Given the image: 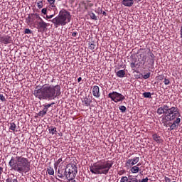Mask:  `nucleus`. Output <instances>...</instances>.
Instances as JSON below:
<instances>
[{"label": "nucleus", "mask_w": 182, "mask_h": 182, "mask_svg": "<svg viewBox=\"0 0 182 182\" xmlns=\"http://www.w3.org/2000/svg\"><path fill=\"white\" fill-rule=\"evenodd\" d=\"M60 89V85H50L45 84L41 88L35 90L33 95L39 100H55V99H59L60 95H62Z\"/></svg>", "instance_id": "1"}, {"label": "nucleus", "mask_w": 182, "mask_h": 182, "mask_svg": "<svg viewBox=\"0 0 182 182\" xmlns=\"http://www.w3.org/2000/svg\"><path fill=\"white\" fill-rule=\"evenodd\" d=\"M9 166L11 170L20 173V174L28 173L29 170H31V161L28 158L22 156H12L9 162Z\"/></svg>", "instance_id": "2"}, {"label": "nucleus", "mask_w": 182, "mask_h": 182, "mask_svg": "<svg viewBox=\"0 0 182 182\" xmlns=\"http://www.w3.org/2000/svg\"><path fill=\"white\" fill-rule=\"evenodd\" d=\"M113 161L101 159L90 166V171L92 174H105L106 176L110 171V168L113 167Z\"/></svg>", "instance_id": "3"}, {"label": "nucleus", "mask_w": 182, "mask_h": 182, "mask_svg": "<svg viewBox=\"0 0 182 182\" xmlns=\"http://www.w3.org/2000/svg\"><path fill=\"white\" fill-rule=\"evenodd\" d=\"M70 19H72L70 13L66 10H61L56 17L50 20V22L53 23L55 28H59V26L68 25L70 22Z\"/></svg>", "instance_id": "4"}, {"label": "nucleus", "mask_w": 182, "mask_h": 182, "mask_svg": "<svg viewBox=\"0 0 182 182\" xmlns=\"http://www.w3.org/2000/svg\"><path fill=\"white\" fill-rule=\"evenodd\" d=\"M147 56H150L149 59L148 60V64L151 66L154 65V58L156 56L151 52H147L146 50H143L139 55V60L142 63L143 66L146 65V62L147 61Z\"/></svg>", "instance_id": "5"}, {"label": "nucleus", "mask_w": 182, "mask_h": 182, "mask_svg": "<svg viewBox=\"0 0 182 182\" xmlns=\"http://www.w3.org/2000/svg\"><path fill=\"white\" fill-rule=\"evenodd\" d=\"M76 166H66V167H59L57 173L58 177L59 178H63V177H65L67 179L69 177V174L72 173V171L73 169H75Z\"/></svg>", "instance_id": "6"}, {"label": "nucleus", "mask_w": 182, "mask_h": 182, "mask_svg": "<svg viewBox=\"0 0 182 182\" xmlns=\"http://www.w3.org/2000/svg\"><path fill=\"white\" fill-rule=\"evenodd\" d=\"M165 114L168 116L170 122H173V120H174L176 117H177V116L178 117L181 116L180 114V111H178V108L177 107H171V108H169V107L168 106V108H166V109Z\"/></svg>", "instance_id": "7"}, {"label": "nucleus", "mask_w": 182, "mask_h": 182, "mask_svg": "<svg viewBox=\"0 0 182 182\" xmlns=\"http://www.w3.org/2000/svg\"><path fill=\"white\" fill-rule=\"evenodd\" d=\"M108 97L111 99L112 102H114V103H119V102H123V100L126 99L124 95L116 91H113L112 92L109 93Z\"/></svg>", "instance_id": "8"}, {"label": "nucleus", "mask_w": 182, "mask_h": 182, "mask_svg": "<svg viewBox=\"0 0 182 182\" xmlns=\"http://www.w3.org/2000/svg\"><path fill=\"white\" fill-rule=\"evenodd\" d=\"M120 182H149V178L146 177L141 180L137 179L136 177H132V175L127 176H122Z\"/></svg>", "instance_id": "9"}, {"label": "nucleus", "mask_w": 182, "mask_h": 182, "mask_svg": "<svg viewBox=\"0 0 182 182\" xmlns=\"http://www.w3.org/2000/svg\"><path fill=\"white\" fill-rule=\"evenodd\" d=\"M35 23L37 25V29H43V31L49 26V23L45 22L42 18L38 21H35Z\"/></svg>", "instance_id": "10"}, {"label": "nucleus", "mask_w": 182, "mask_h": 182, "mask_svg": "<svg viewBox=\"0 0 182 182\" xmlns=\"http://www.w3.org/2000/svg\"><path fill=\"white\" fill-rule=\"evenodd\" d=\"M0 42L4 45H8V43H12V37L10 36H0Z\"/></svg>", "instance_id": "11"}, {"label": "nucleus", "mask_w": 182, "mask_h": 182, "mask_svg": "<svg viewBox=\"0 0 182 182\" xmlns=\"http://www.w3.org/2000/svg\"><path fill=\"white\" fill-rule=\"evenodd\" d=\"M77 174V168L75 167V168L73 169L71 173L68 175L67 180H68L69 182H76V180H75V178L76 177Z\"/></svg>", "instance_id": "12"}, {"label": "nucleus", "mask_w": 182, "mask_h": 182, "mask_svg": "<svg viewBox=\"0 0 182 182\" xmlns=\"http://www.w3.org/2000/svg\"><path fill=\"white\" fill-rule=\"evenodd\" d=\"M92 92L94 97H97V99L100 97V89L99 88V86L95 85L92 87Z\"/></svg>", "instance_id": "13"}, {"label": "nucleus", "mask_w": 182, "mask_h": 182, "mask_svg": "<svg viewBox=\"0 0 182 182\" xmlns=\"http://www.w3.org/2000/svg\"><path fill=\"white\" fill-rule=\"evenodd\" d=\"M166 109H168V105H164L163 106L159 107L156 111L157 114L159 116H161V114H166Z\"/></svg>", "instance_id": "14"}, {"label": "nucleus", "mask_w": 182, "mask_h": 182, "mask_svg": "<svg viewBox=\"0 0 182 182\" xmlns=\"http://www.w3.org/2000/svg\"><path fill=\"white\" fill-rule=\"evenodd\" d=\"M139 166H141V163H139L136 166H132L130 168L131 173H132V174H137V173L140 171V168H139Z\"/></svg>", "instance_id": "15"}, {"label": "nucleus", "mask_w": 182, "mask_h": 182, "mask_svg": "<svg viewBox=\"0 0 182 182\" xmlns=\"http://www.w3.org/2000/svg\"><path fill=\"white\" fill-rule=\"evenodd\" d=\"M152 139L154 141H156L157 144H160V143H163V139H161V136H160L157 134H152Z\"/></svg>", "instance_id": "16"}, {"label": "nucleus", "mask_w": 182, "mask_h": 182, "mask_svg": "<svg viewBox=\"0 0 182 182\" xmlns=\"http://www.w3.org/2000/svg\"><path fill=\"white\" fill-rule=\"evenodd\" d=\"M122 5H124V6H133V4H134V1L133 0H122Z\"/></svg>", "instance_id": "17"}, {"label": "nucleus", "mask_w": 182, "mask_h": 182, "mask_svg": "<svg viewBox=\"0 0 182 182\" xmlns=\"http://www.w3.org/2000/svg\"><path fill=\"white\" fill-rule=\"evenodd\" d=\"M55 1L56 0H47L49 4L48 8H50L53 11H56V6L55 5Z\"/></svg>", "instance_id": "18"}, {"label": "nucleus", "mask_w": 182, "mask_h": 182, "mask_svg": "<svg viewBox=\"0 0 182 182\" xmlns=\"http://www.w3.org/2000/svg\"><path fill=\"white\" fill-rule=\"evenodd\" d=\"M82 103L83 106H87L88 107V106H90V103H92V100H90L87 97H85L82 101Z\"/></svg>", "instance_id": "19"}, {"label": "nucleus", "mask_w": 182, "mask_h": 182, "mask_svg": "<svg viewBox=\"0 0 182 182\" xmlns=\"http://www.w3.org/2000/svg\"><path fill=\"white\" fill-rule=\"evenodd\" d=\"M167 122H170V118L168 117L166 114H164V116L161 118V122L164 124V126H166V127H168Z\"/></svg>", "instance_id": "20"}, {"label": "nucleus", "mask_w": 182, "mask_h": 182, "mask_svg": "<svg viewBox=\"0 0 182 182\" xmlns=\"http://www.w3.org/2000/svg\"><path fill=\"white\" fill-rule=\"evenodd\" d=\"M31 18H32L33 21H38L40 19H42V18L41 17V16H39L38 14L36 13V14H32L31 15Z\"/></svg>", "instance_id": "21"}, {"label": "nucleus", "mask_w": 182, "mask_h": 182, "mask_svg": "<svg viewBox=\"0 0 182 182\" xmlns=\"http://www.w3.org/2000/svg\"><path fill=\"white\" fill-rule=\"evenodd\" d=\"M83 4H84L85 9L86 11H87L88 8H92V6H93V3H91L90 1H85L83 2Z\"/></svg>", "instance_id": "22"}, {"label": "nucleus", "mask_w": 182, "mask_h": 182, "mask_svg": "<svg viewBox=\"0 0 182 182\" xmlns=\"http://www.w3.org/2000/svg\"><path fill=\"white\" fill-rule=\"evenodd\" d=\"M116 75L118 77H124L126 71L124 70H120L116 73Z\"/></svg>", "instance_id": "23"}, {"label": "nucleus", "mask_w": 182, "mask_h": 182, "mask_svg": "<svg viewBox=\"0 0 182 182\" xmlns=\"http://www.w3.org/2000/svg\"><path fill=\"white\" fill-rule=\"evenodd\" d=\"M134 164H133L132 159H127L125 163V167H133Z\"/></svg>", "instance_id": "24"}, {"label": "nucleus", "mask_w": 182, "mask_h": 182, "mask_svg": "<svg viewBox=\"0 0 182 182\" xmlns=\"http://www.w3.org/2000/svg\"><path fill=\"white\" fill-rule=\"evenodd\" d=\"M9 130H11V132H15V130H16V124H15V122L10 123Z\"/></svg>", "instance_id": "25"}, {"label": "nucleus", "mask_w": 182, "mask_h": 182, "mask_svg": "<svg viewBox=\"0 0 182 182\" xmlns=\"http://www.w3.org/2000/svg\"><path fill=\"white\" fill-rule=\"evenodd\" d=\"M47 172H48V174H49V176H53V174H55V171L52 167L48 168L47 169Z\"/></svg>", "instance_id": "26"}, {"label": "nucleus", "mask_w": 182, "mask_h": 182, "mask_svg": "<svg viewBox=\"0 0 182 182\" xmlns=\"http://www.w3.org/2000/svg\"><path fill=\"white\" fill-rule=\"evenodd\" d=\"M50 8H49V6H48L47 8H43L41 10V14H43V15H47L48 14V11H50Z\"/></svg>", "instance_id": "27"}, {"label": "nucleus", "mask_w": 182, "mask_h": 182, "mask_svg": "<svg viewBox=\"0 0 182 182\" xmlns=\"http://www.w3.org/2000/svg\"><path fill=\"white\" fill-rule=\"evenodd\" d=\"M144 97L151 99V93L150 92H145L143 93Z\"/></svg>", "instance_id": "28"}, {"label": "nucleus", "mask_w": 182, "mask_h": 182, "mask_svg": "<svg viewBox=\"0 0 182 182\" xmlns=\"http://www.w3.org/2000/svg\"><path fill=\"white\" fill-rule=\"evenodd\" d=\"M89 15L91 19H92L93 21H97V16H96V14H95V13L93 12L89 13Z\"/></svg>", "instance_id": "29"}, {"label": "nucleus", "mask_w": 182, "mask_h": 182, "mask_svg": "<svg viewBox=\"0 0 182 182\" xmlns=\"http://www.w3.org/2000/svg\"><path fill=\"white\" fill-rule=\"evenodd\" d=\"M53 105H55V102H53L51 104H48V105H44V110L46 112H48V109H49V107H50L51 106H53Z\"/></svg>", "instance_id": "30"}, {"label": "nucleus", "mask_w": 182, "mask_h": 182, "mask_svg": "<svg viewBox=\"0 0 182 182\" xmlns=\"http://www.w3.org/2000/svg\"><path fill=\"white\" fill-rule=\"evenodd\" d=\"M49 132L51 133V134H56V133H58V131L56 130V127H51L49 129Z\"/></svg>", "instance_id": "31"}, {"label": "nucleus", "mask_w": 182, "mask_h": 182, "mask_svg": "<svg viewBox=\"0 0 182 182\" xmlns=\"http://www.w3.org/2000/svg\"><path fill=\"white\" fill-rule=\"evenodd\" d=\"M63 160L62 158H60L55 164H54V167L55 168H58V166H59V164H60V163H62Z\"/></svg>", "instance_id": "32"}, {"label": "nucleus", "mask_w": 182, "mask_h": 182, "mask_svg": "<svg viewBox=\"0 0 182 182\" xmlns=\"http://www.w3.org/2000/svg\"><path fill=\"white\" fill-rule=\"evenodd\" d=\"M132 160V163L134 164V166L137 164L139 161H140V158L139 157H134Z\"/></svg>", "instance_id": "33"}, {"label": "nucleus", "mask_w": 182, "mask_h": 182, "mask_svg": "<svg viewBox=\"0 0 182 182\" xmlns=\"http://www.w3.org/2000/svg\"><path fill=\"white\" fill-rule=\"evenodd\" d=\"M37 6H38V9H42V8H43V1H38L37 2Z\"/></svg>", "instance_id": "34"}, {"label": "nucleus", "mask_w": 182, "mask_h": 182, "mask_svg": "<svg viewBox=\"0 0 182 182\" xmlns=\"http://www.w3.org/2000/svg\"><path fill=\"white\" fill-rule=\"evenodd\" d=\"M89 49H90V50H93V52H95V50H96V44H95L94 43H91L89 46Z\"/></svg>", "instance_id": "35"}, {"label": "nucleus", "mask_w": 182, "mask_h": 182, "mask_svg": "<svg viewBox=\"0 0 182 182\" xmlns=\"http://www.w3.org/2000/svg\"><path fill=\"white\" fill-rule=\"evenodd\" d=\"M46 113H48L47 111H46L45 109L42 110V111H40L38 112V116H40L41 117H43V116H45L46 114Z\"/></svg>", "instance_id": "36"}, {"label": "nucleus", "mask_w": 182, "mask_h": 182, "mask_svg": "<svg viewBox=\"0 0 182 182\" xmlns=\"http://www.w3.org/2000/svg\"><path fill=\"white\" fill-rule=\"evenodd\" d=\"M55 15H56V10L54 11V14H53L50 16H48L46 14L45 19H52V18H53V16H55Z\"/></svg>", "instance_id": "37"}, {"label": "nucleus", "mask_w": 182, "mask_h": 182, "mask_svg": "<svg viewBox=\"0 0 182 182\" xmlns=\"http://www.w3.org/2000/svg\"><path fill=\"white\" fill-rule=\"evenodd\" d=\"M119 110L122 112V113H124L127 110V108L124 105H121L119 107Z\"/></svg>", "instance_id": "38"}, {"label": "nucleus", "mask_w": 182, "mask_h": 182, "mask_svg": "<svg viewBox=\"0 0 182 182\" xmlns=\"http://www.w3.org/2000/svg\"><path fill=\"white\" fill-rule=\"evenodd\" d=\"M177 127V125L173 122L172 124L170 126V128L168 129V130H174Z\"/></svg>", "instance_id": "39"}, {"label": "nucleus", "mask_w": 182, "mask_h": 182, "mask_svg": "<svg viewBox=\"0 0 182 182\" xmlns=\"http://www.w3.org/2000/svg\"><path fill=\"white\" fill-rule=\"evenodd\" d=\"M151 75V73L149 72L146 74L142 75V77H144V79H149V77H150Z\"/></svg>", "instance_id": "40"}, {"label": "nucleus", "mask_w": 182, "mask_h": 182, "mask_svg": "<svg viewBox=\"0 0 182 182\" xmlns=\"http://www.w3.org/2000/svg\"><path fill=\"white\" fill-rule=\"evenodd\" d=\"M181 122V119H180L179 117L176 118V120L173 122L176 125L177 127L180 124Z\"/></svg>", "instance_id": "41"}, {"label": "nucleus", "mask_w": 182, "mask_h": 182, "mask_svg": "<svg viewBox=\"0 0 182 182\" xmlns=\"http://www.w3.org/2000/svg\"><path fill=\"white\" fill-rule=\"evenodd\" d=\"M138 65H139V64H137L136 63H131V64H130L132 69H134V68H137Z\"/></svg>", "instance_id": "42"}, {"label": "nucleus", "mask_w": 182, "mask_h": 182, "mask_svg": "<svg viewBox=\"0 0 182 182\" xmlns=\"http://www.w3.org/2000/svg\"><path fill=\"white\" fill-rule=\"evenodd\" d=\"M24 33H26L27 35H31V33H32V31L29 28H26L24 31Z\"/></svg>", "instance_id": "43"}, {"label": "nucleus", "mask_w": 182, "mask_h": 182, "mask_svg": "<svg viewBox=\"0 0 182 182\" xmlns=\"http://www.w3.org/2000/svg\"><path fill=\"white\" fill-rule=\"evenodd\" d=\"M0 100L1 102H5L6 100V99H5V96H4V95L0 93Z\"/></svg>", "instance_id": "44"}, {"label": "nucleus", "mask_w": 182, "mask_h": 182, "mask_svg": "<svg viewBox=\"0 0 182 182\" xmlns=\"http://www.w3.org/2000/svg\"><path fill=\"white\" fill-rule=\"evenodd\" d=\"M164 83V85H166L167 86L168 85H170V80L167 78H165Z\"/></svg>", "instance_id": "45"}, {"label": "nucleus", "mask_w": 182, "mask_h": 182, "mask_svg": "<svg viewBox=\"0 0 182 182\" xmlns=\"http://www.w3.org/2000/svg\"><path fill=\"white\" fill-rule=\"evenodd\" d=\"M165 182H171V179L167 176L164 177Z\"/></svg>", "instance_id": "46"}, {"label": "nucleus", "mask_w": 182, "mask_h": 182, "mask_svg": "<svg viewBox=\"0 0 182 182\" xmlns=\"http://www.w3.org/2000/svg\"><path fill=\"white\" fill-rule=\"evenodd\" d=\"M126 171L124 170H121L118 172L119 176H122V174H124Z\"/></svg>", "instance_id": "47"}, {"label": "nucleus", "mask_w": 182, "mask_h": 182, "mask_svg": "<svg viewBox=\"0 0 182 182\" xmlns=\"http://www.w3.org/2000/svg\"><path fill=\"white\" fill-rule=\"evenodd\" d=\"M72 36L73 38H76V36H77V31H74L72 33Z\"/></svg>", "instance_id": "48"}, {"label": "nucleus", "mask_w": 182, "mask_h": 182, "mask_svg": "<svg viewBox=\"0 0 182 182\" xmlns=\"http://www.w3.org/2000/svg\"><path fill=\"white\" fill-rule=\"evenodd\" d=\"M3 171H4V168L0 166V176L2 175Z\"/></svg>", "instance_id": "49"}, {"label": "nucleus", "mask_w": 182, "mask_h": 182, "mask_svg": "<svg viewBox=\"0 0 182 182\" xmlns=\"http://www.w3.org/2000/svg\"><path fill=\"white\" fill-rule=\"evenodd\" d=\"M81 81H82V78H81V77H78V79H77V82H78V83H79V82H80Z\"/></svg>", "instance_id": "50"}, {"label": "nucleus", "mask_w": 182, "mask_h": 182, "mask_svg": "<svg viewBox=\"0 0 182 182\" xmlns=\"http://www.w3.org/2000/svg\"><path fill=\"white\" fill-rule=\"evenodd\" d=\"M13 182H18V178L13 179Z\"/></svg>", "instance_id": "51"}, {"label": "nucleus", "mask_w": 182, "mask_h": 182, "mask_svg": "<svg viewBox=\"0 0 182 182\" xmlns=\"http://www.w3.org/2000/svg\"><path fill=\"white\" fill-rule=\"evenodd\" d=\"M102 15H104L105 16H106V11H103V12H102Z\"/></svg>", "instance_id": "52"}, {"label": "nucleus", "mask_w": 182, "mask_h": 182, "mask_svg": "<svg viewBox=\"0 0 182 182\" xmlns=\"http://www.w3.org/2000/svg\"><path fill=\"white\" fill-rule=\"evenodd\" d=\"M6 182H10V181H9V178L6 179Z\"/></svg>", "instance_id": "53"}, {"label": "nucleus", "mask_w": 182, "mask_h": 182, "mask_svg": "<svg viewBox=\"0 0 182 182\" xmlns=\"http://www.w3.org/2000/svg\"><path fill=\"white\" fill-rule=\"evenodd\" d=\"M135 1H136L137 2H140V1H141V0H135Z\"/></svg>", "instance_id": "54"}, {"label": "nucleus", "mask_w": 182, "mask_h": 182, "mask_svg": "<svg viewBox=\"0 0 182 182\" xmlns=\"http://www.w3.org/2000/svg\"><path fill=\"white\" fill-rule=\"evenodd\" d=\"M100 13L102 14V10H100Z\"/></svg>", "instance_id": "55"}, {"label": "nucleus", "mask_w": 182, "mask_h": 182, "mask_svg": "<svg viewBox=\"0 0 182 182\" xmlns=\"http://www.w3.org/2000/svg\"><path fill=\"white\" fill-rule=\"evenodd\" d=\"M56 180H59V179H58V178H56Z\"/></svg>", "instance_id": "56"}, {"label": "nucleus", "mask_w": 182, "mask_h": 182, "mask_svg": "<svg viewBox=\"0 0 182 182\" xmlns=\"http://www.w3.org/2000/svg\"><path fill=\"white\" fill-rule=\"evenodd\" d=\"M56 180H59V179H58V178H56Z\"/></svg>", "instance_id": "57"}]
</instances>
